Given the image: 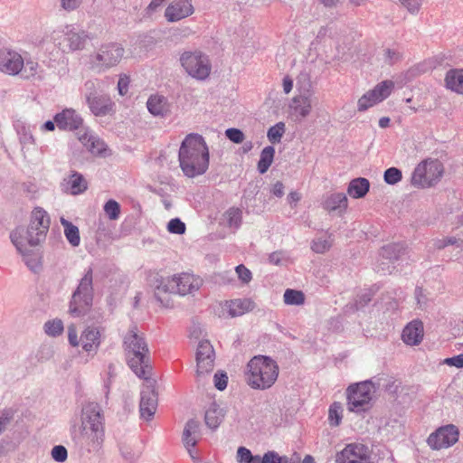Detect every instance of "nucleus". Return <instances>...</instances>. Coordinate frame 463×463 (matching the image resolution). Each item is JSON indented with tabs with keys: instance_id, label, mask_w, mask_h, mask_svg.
<instances>
[{
	"instance_id": "nucleus-1",
	"label": "nucleus",
	"mask_w": 463,
	"mask_h": 463,
	"mask_svg": "<svg viewBox=\"0 0 463 463\" xmlns=\"http://www.w3.org/2000/svg\"><path fill=\"white\" fill-rule=\"evenodd\" d=\"M178 161L185 176L203 175L209 167V148L204 138L198 134L187 135L181 143Z\"/></svg>"
},
{
	"instance_id": "nucleus-2",
	"label": "nucleus",
	"mask_w": 463,
	"mask_h": 463,
	"mask_svg": "<svg viewBox=\"0 0 463 463\" xmlns=\"http://www.w3.org/2000/svg\"><path fill=\"white\" fill-rule=\"evenodd\" d=\"M155 283L156 298L164 307H169L170 295H193L203 286V279L192 273L182 272L173 276L159 277Z\"/></svg>"
},
{
	"instance_id": "nucleus-3",
	"label": "nucleus",
	"mask_w": 463,
	"mask_h": 463,
	"mask_svg": "<svg viewBox=\"0 0 463 463\" xmlns=\"http://www.w3.org/2000/svg\"><path fill=\"white\" fill-rule=\"evenodd\" d=\"M279 368L275 360L266 355H255L247 364L246 382L256 390H267L277 381Z\"/></svg>"
},
{
	"instance_id": "nucleus-4",
	"label": "nucleus",
	"mask_w": 463,
	"mask_h": 463,
	"mask_svg": "<svg viewBox=\"0 0 463 463\" xmlns=\"http://www.w3.org/2000/svg\"><path fill=\"white\" fill-rule=\"evenodd\" d=\"M128 364L131 370L140 378L146 379L149 373L148 347L142 334L137 326L129 328L124 338Z\"/></svg>"
},
{
	"instance_id": "nucleus-5",
	"label": "nucleus",
	"mask_w": 463,
	"mask_h": 463,
	"mask_svg": "<svg viewBox=\"0 0 463 463\" xmlns=\"http://www.w3.org/2000/svg\"><path fill=\"white\" fill-rule=\"evenodd\" d=\"M125 55L122 44L115 42L101 44L90 55V67L98 72H104L120 63Z\"/></svg>"
},
{
	"instance_id": "nucleus-6",
	"label": "nucleus",
	"mask_w": 463,
	"mask_h": 463,
	"mask_svg": "<svg viewBox=\"0 0 463 463\" xmlns=\"http://www.w3.org/2000/svg\"><path fill=\"white\" fill-rule=\"evenodd\" d=\"M39 237L35 232H31V228L28 226L17 227L10 233L12 243L16 248V250L23 256L25 264L32 269L38 267V255L31 247H35L43 241H31V238L35 241Z\"/></svg>"
},
{
	"instance_id": "nucleus-7",
	"label": "nucleus",
	"mask_w": 463,
	"mask_h": 463,
	"mask_svg": "<svg viewBox=\"0 0 463 463\" xmlns=\"http://www.w3.org/2000/svg\"><path fill=\"white\" fill-rule=\"evenodd\" d=\"M93 301V275L89 269L81 278L76 290L71 296L69 312L73 317L83 316L90 307Z\"/></svg>"
},
{
	"instance_id": "nucleus-8",
	"label": "nucleus",
	"mask_w": 463,
	"mask_h": 463,
	"mask_svg": "<svg viewBox=\"0 0 463 463\" xmlns=\"http://www.w3.org/2000/svg\"><path fill=\"white\" fill-rule=\"evenodd\" d=\"M374 392L375 387L371 381L351 384L346 389L347 409L355 413L369 411Z\"/></svg>"
},
{
	"instance_id": "nucleus-9",
	"label": "nucleus",
	"mask_w": 463,
	"mask_h": 463,
	"mask_svg": "<svg viewBox=\"0 0 463 463\" xmlns=\"http://www.w3.org/2000/svg\"><path fill=\"white\" fill-rule=\"evenodd\" d=\"M443 170V165L438 159H425L413 170L411 184L417 188L434 186L440 180Z\"/></svg>"
},
{
	"instance_id": "nucleus-10",
	"label": "nucleus",
	"mask_w": 463,
	"mask_h": 463,
	"mask_svg": "<svg viewBox=\"0 0 463 463\" xmlns=\"http://www.w3.org/2000/svg\"><path fill=\"white\" fill-rule=\"evenodd\" d=\"M179 61L184 71L193 79L205 80L209 78L212 63L208 55L201 51L184 52Z\"/></svg>"
},
{
	"instance_id": "nucleus-11",
	"label": "nucleus",
	"mask_w": 463,
	"mask_h": 463,
	"mask_svg": "<svg viewBox=\"0 0 463 463\" xmlns=\"http://www.w3.org/2000/svg\"><path fill=\"white\" fill-rule=\"evenodd\" d=\"M68 341L73 347L81 345L82 349L92 356L98 352L101 343V333L98 327L87 326L78 338L75 325L68 326Z\"/></svg>"
},
{
	"instance_id": "nucleus-12",
	"label": "nucleus",
	"mask_w": 463,
	"mask_h": 463,
	"mask_svg": "<svg viewBox=\"0 0 463 463\" xmlns=\"http://www.w3.org/2000/svg\"><path fill=\"white\" fill-rule=\"evenodd\" d=\"M214 357L215 354L211 343L209 341H201L195 354L196 377L198 383L213 370Z\"/></svg>"
},
{
	"instance_id": "nucleus-13",
	"label": "nucleus",
	"mask_w": 463,
	"mask_h": 463,
	"mask_svg": "<svg viewBox=\"0 0 463 463\" xmlns=\"http://www.w3.org/2000/svg\"><path fill=\"white\" fill-rule=\"evenodd\" d=\"M459 432L454 425H446L431 433L427 443L432 449H446L458 440Z\"/></svg>"
},
{
	"instance_id": "nucleus-14",
	"label": "nucleus",
	"mask_w": 463,
	"mask_h": 463,
	"mask_svg": "<svg viewBox=\"0 0 463 463\" xmlns=\"http://www.w3.org/2000/svg\"><path fill=\"white\" fill-rule=\"evenodd\" d=\"M336 463H370L367 447L359 443H351L336 454Z\"/></svg>"
},
{
	"instance_id": "nucleus-15",
	"label": "nucleus",
	"mask_w": 463,
	"mask_h": 463,
	"mask_svg": "<svg viewBox=\"0 0 463 463\" xmlns=\"http://www.w3.org/2000/svg\"><path fill=\"white\" fill-rule=\"evenodd\" d=\"M104 429V417L99 404L89 402L81 409L80 430Z\"/></svg>"
},
{
	"instance_id": "nucleus-16",
	"label": "nucleus",
	"mask_w": 463,
	"mask_h": 463,
	"mask_svg": "<svg viewBox=\"0 0 463 463\" xmlns=\"http://www.w3.org/2000/svg\"><path fill=\"white\" fill-rule=\"evenodd\" d=\"M105 429L80 430L77 441L89 452H98L104 442Z\"/></svg>"
},
{
	"instance_id": "nucleus-17",
	"label": "nucleus",
	"mask_w": 463,
	"mask_h": 463,
	"mask_svg": "<svg viewBox=\"0 0 463 463\" xmlns=\"http://www.w3.org/2000/svg\"><path fill=\"white\" fill-rule=\"evenodd\" d=\"M314 101L315 99L311 93L295 96L289 103V115L296 120L304 119L310 114Z\"/></svg>"
},
{
	"instance_id": "nucleus-18",
	"label": "nucleus",
	"mask_w": 463,
	"mask_h": 463,
	"mask_svg": "<svg viewBox=\"0 0 463 463\" xmlns=\"http://www.w3.org/2000/svg\"><path fill=\"white\" fill-rule=\"evenodd\" d=\"M23 57L14 51L0 50V71L9 74L16 75L22 71Z\"/></svg>"
},
{
	"instance_id": "nucleus-19",
	"label": "nucleus",
	"mask_w": 463,
	"mask_h": 463,
	"mask_svg": "<svg viewBox=\"0 0 463 463\" xmlns=\"http://www.w3.org/2000/svg\"><path fill=\"white\" fill-rule=\"evenodd\" d=\"M157 408V394L151 386H146L141 392L139 411L141 418L150 420Z\"/></svg>"
},
{
	"instance_id": "nucleus-20",
	"label": "nucleus",
	"mask_w": 463,
	"mask_h": 463,
	"mask_svg": "<svg viewBox=\"0 0 463 463\" xmlns=\"http://www.w3.org/2000/svg\"><path fill=\"white\" fill-rule=\"evenodd\" d=\"M194 12L191 0L175 1L170 4L165 12L168 22H177L190 16Z\"/></svg>"
},
{
	"instance_id": "nucleus-21",
	"label": "nucleus",
	"mask_w": 463,
	"mask_h": 463,
	"mask_svg": "<svg viewBox=\"0 0 463 463\" xmlns=\"http://www.w3.org/2000/svg\"><path fill=\"white\" fill-rule=\"evenodd\" d=\"M86 103L91 113L96 117H104L114 111L115 103L108 95L89 96Z\"/></svg>"
},
{
	"instance_id": "nucleus-22",
	"label": "nucleus",
	"mask_w": 463,
	"mask_h": 463,
	"mask_svg": "<svg viewBox=\"0 0 463 463\" xmlns=\"http://www.w3.org/2000/svg\"><path fill=\"white\" fill-rule=\"evenodd\" d=\"M54 121L57 127L61 130H76L82 124V118L72 109H65L54 116Z\"/></svg>"
},
{
	"instance_id": "nucleus-23",
	"label": "nucleus",
	"mask_w": 463,
	"mask_h": 463,
	"mask_svg": "<svg viewBox=\"0 0 463 463\" xmlns=\"http://www.w3.org/2000/svg\"><path fill=\"white\" fill-rule=\"evenodd\" d=\"M49 225L50 220L46 212L43 209H35L33 212L29 227L31 228V232H35L39 237H37L35 241L31 238V241H43L49 229Z\"/></svg>"
},
{
	"instance_id": "nucleus-24",
	"label": "nucleus",
	"mask_w": 463,
	"mask_h": 463,
	"mask_svg": "<svg viewBox=\"0 0 463 463\" xmlns=\"http://www.w3.org/2000/svg\"><path fill=\"white\" fill-rule=\"evenodd\" d=\"M78 138L86 149L94 156H102L106 151L105 143L88 130H80Z\"/></svg>"
},
{
	"instance_id": "nucleus-25",
	"label": "nucleus",
	"mask_w": 463,
	"mask_h": 463,
	"mask_svg": "<svg viewBox=\"0 0 463 463\" xmlns=\"http://www.w3.org/2000/svg\"><path fill=\"white\" fill-rule=\"evenodd\" d=\"M423 324L420 320H413L403 329L402 338L408 345H418L423 338Z\"/></svg>"
},
{
	"instance_id": "nucleus-26",
	"label": "nucleus",
	"mask_w": 463,
	"mask_h": 463,
	"mask_svg": "<svg viewBox=\"0 0 463 463\" xmlns=\"http://www.w3.org/2000/svg\"><path fill=\"white\" fill-rule=\"evenodd\" d=\"M68 36L67 42L69 43L62 46L63 52L65 53L83 50L89 40V35L86 32L77 31L71 26H70Z\"/></svg>"
},
{
	"instance_id": "nucleus-27",
	"label": "nucleus",
	"mask_w": 463,
	"mask_h": 463,
	"mask_svg": "<svg viewBox=\"0 0 463 463\" xmlns=\"http://www.w3.org/2000/svg\"><path fill=\"white\" fill-rule=\"evenodd\" d=\"M200 423L195 420H189L184 429L183 443L188 453L194 458L192 449L196 445L199 437Z\"/></svg>"
},
{
	"instance_id": "nucleus-28",
	"label": "nucleus",
	"mask_w": 463,
	"mask_h": 463,
	"mask_svg": "<svg viewBox=\"0 0 463 463\" xmlns=\"http://www.w3.org/2000/svg\"><path fill=\"white\" fill-rule=\"evenodd\" d=\"M146 107L154 116L165 117L170 112V104L166 98L160 95L151 96L146 102Z\"/></svg>"
},
{
	"instance_id": "nucleus-29",
	"label": "nucleus",
	"mask_w": 463,
	"mask_h": 463,
	"mask_svg": "<svg viewBox=\"0 0 463 463\" xmlns=\"http://www.w3.org/2000/svg\"><path fill=\"white\" fill-rule=\"evenodd\" d=\"M323 208L328 212L345 211L348 205L347 197L343 193H335L327 195L323 201Z\"/></svg>"
},
{
	"instance_id": "nucleus-30",
	"label": "nucleus",
	"mask_w": 463,
	"mask_h": 463,
	"mask_svg": "<svg viewBox=\"0 0 463 463\" xmlns=\"http://www.w3.org/2000/svg\"><path fill=\"white\" fill-rule=\"evenodd\" d=\"M70 26L66 25L52 30L49 33H46V37L41 41L42 43H52L59 50L63 52V47L68 44L67 39L69 38Z\"/></svg>"
},
{
	"instance_id": "nucleus-31",
	"label": "nucleus",
	"mask_w": 463,
	"mask_h": 463,
	"mask_svg": "<svg viewBox=\"0 0 463 463\" xmlns=\"http://www.w3.org/2000/svg\"><path fill=\"white\" fill-rule=\"evenodd\" d=\"M253 302L250 299H234L225 303L224 309L231 317H235L250 311L253 308Z\"/></svg>"
},
{
	"instance_id": "nucleus-32",
	"label": "nucleus",
	"mask_w": 463,
	"mask_h": 463,
	"mask_svg": "<svg viewBox=\"0 0 463 463\" xmlns=\"http://www.w3.org/2000/svg\"><path fill=\"white\" fill-rule=\"evenodd\" d=\"M447 89L457 93H463V70L450 69L445 77Z\"/></svg>"
},
{
	"instance_id": "nucleus-33",
	"label": "nucleus",
	"mask_w": 463,
	"mask_h": 463,
	"mask_svg": "<svg viewBox=\"0 0 463 463\" xmlns=\"http://www.w3.org/2000/svg\"><path fill=\"white\" fill-rule=\"evenodd\" d=\"M370 188V183L366 178L358 177L353 179L347 188V194L354 199L363 198L366 195Z\"/></svg>"
},
{
	"instance_id": "nucleus-34",
	"label": "nucleus",
	"mask_w": 463,
	"mask_h": 463,
	"mask_svg": "<svg viewBox=\"0 0 463 463\" xmlns=\"http://www.w3.org/2000/svg\"><path fill=\"white\" fill-rule=\"evenodd\" d=\"M224 418L223 410L215 402L212 403L205 411V424L212 430L218 428Z\"/></svg>"
},
{
	"instance_id": "nucleus-35",
	"label": "nucleus",
	"mask_w": 463,
	"mask_h": 463,
	"mask_svg": "<svg viewBox=\"0 0 463 463\" xmlns=\"http://www.w3.org/2000/svg\"><path fill=\"white\" fill-rule=\"evenodd\" d=\"M22 77L27 80L33 79L43 80L44 79L43 71L41 69L37 61L28 60L24 61L23 60V68L20 72Z\"/></svg>"
},
{
	"instance_id": "nucleus-36",
	"label": "nucleus",
	"mask_w": 463,
	"mask_h": 463,
	"mask_svg": "<svg viewBox=\"0 0 463 463\" xmlns=\"http://www.w3.org/2000/svg\"><path fill=\"white\" fill-rule=\"evenodd\" d=\"M222 222L227 227L238 230L242 222V211L238 207H231L224 212Z\"/></svg>"
},
{
	"instance_id": "nucleus-37",
	"label": "nucleus",
	"mask_w": 463,
	"mask_h": 463,
	"mask_svg": "<svg viewBox=\"0 0 463 463\" xmlns=\"http://www.w3.org/2000/svg\"><path fill=\"white\" fill-rule=\"evenodd\" d=\"M394 89V82L390 80H383L378 83L373 90H370L371 96L374 98L377 103L387 99Z\"/></svg>"
},
{
	"instance_id": "nucleus-38",
	"label": "nucleus",
	"mask_w": 463,
	"mask_h": 463,
	"mask_svg": "<svg viewBox=\"0 0 463 463\" xmlns=\"http://www.w3.org/2000/svg\"><path fill=\"white\" fill-rule=\"evenodd\" d=\"M60 222L64 229V235L69 243L72 247H78L80 243L79 228L63 217L61 218Z\"/></svg>"
},
{
	"instance_id": "nucleus-39",
	"label": "nucleus",
	"mask_w": 463,
	"mask_h": 463,
	"mask_svg": "<svg viewBox=\"0 0 463 463\" xmlns=\"http://www.w3.org/2000/svg\"><path fill=\"white\" fill-rule=\"evenodd\" d=\"M68 184L71 194H80L85 192L88 188V183L83 175L76 171L72 172L68 178Z\"/></svg>"
},
{
	"instance_id": "nucleus-40",
	"label": "nucleus",
	"mask_w": 463,
	"mask_h": 463,
	"mask_svg": "<svg viewBox=\"0 0 463 463\" xmlns=\"http://www.w3.org/2000/svg\"><path fill=\"white\" fill-rule=\"evenodd\" d=\"M406 251V248L402 243H392L383 247L381 254L384 259L390 260H399Z\"/></svg>"
},
{
	"instance_id": "nucleus-41",
	"label": "nucleus",
	"mask_w": 463,
	"mask_h": 463,
	"mask_svg": "<svg viewBox=\"0 0 463 463\" xmlns=\"http://www.w3.org/2000/svg\"><path fill=\"white\" fill-rule=\"evenodd\" d=\"M275 155V148L271 146L264 147L260 153L258 163V170L260 174H265L271 165Z\"/></svg>"
},
{
	"instance_id": "nucleus-42",
	"label": "nucleus",
	"mask_w": 463,
	"mask_h": 463,
	"mask_svg": "<svg viewBox=\"0 0 463 463\" xmlns=\"http://www.w3.org/2000/svg\"><path fill=\"white\" fill-rule=\"evenodd\" d=\"M343 418V407L338 402H333L328 411V420L331 426H338Z\"/></svg>"
},
{
	"instance_id": "nucleus-43",
	"label": "nucleus",
	"mask_w": 463,
	"mask_h": 463,
	"mask_svg": "<svg viewBox=\"0 0 463 463\" xmlns=\"http://www.w3.org/2000/svg\"><path fill=\"white\" fill-rule=\"evenodd\" d=\"M284 302L287 305L299 306L304 304L305 296L301 291L295 289H287L283 296Z\"/></svg>"
},
{
	"instance_id": "nucleus-44",
	"label": "nucleus",
	"mask_w": 463,
	"mask_h": 463,
	"mask_svg": "<svg viewBox=\"0 0 463 463\" xmlns=\"http://www.w3.org/2000/svg\"><path fill=\"white\" fill-rule=\"evenodd\" d=\"M103 211L107 217L111 221H116L119 218L121 209L119 203L114 199H109L103 206Z\"/></svg>"
},
{
	"instance_id": "nucleus-45",
	"label": "nucleus",
	"mask_w": 463,
	"mask_h": 463,
	"mask_svg": "<svg viewBox=\"0 0 463 463\" xmlns=\"http://www.w3.org/2000/svg\"><path fill=\"white\" fill-rule=\"evenodd\" d=\"M285 124L283 122H279L276 125L270 127L267 133L269 141L272 144L279 143L285 133Z\"/></svg>"
},
{
	"instance_id": "nucleus-46",
	"label": "nucleus",
	"mask_w": 463,
	"mask_h": 463,
	"mask_svg": "<svg viewBox=\"0 0 463 463\" xmlns=\"http://www.w3.org/2000/svg\"><path fill=\"white\" fill-rule=\"evenodd\" d=\"M63 328V323L61 319L49 320L44 324V332L53 337L60 335Z\"/></svg>"
},
{
	"instance_id": "nucleus-47",
	"label": "nucleus",
	"mask_w": 463,
	"mask_h": 463,
	"mask_svg": "<svg viewBox=\"0 0 463 463\" xmlns=\"http://www.w3.org/2000/svg\"><path fill=\"white\" fill-rule=\"evenodd\" d=\"M402 171L396 167H390L385 170L383 179L388 184H395L402 180Z\"/></svg>"
},
{
	"instance_id": "nucleus-48",
	"label": "nucleus",
	"mask_w": 463,
	"mask_h": 463,
	"mask_svg": "<svg viewBox=\"0 0 463 463\" xmlns=\"http://www.w3.org/2000/svg\"><path fill=\"white\" fill-rule=\"evenodd\" d=\"M332 246V240L330 236L327 239L318 238L312 242L311 249L316 253H324L327 251Z\"/></svg>"
},
{
	"instance_id": "nucleus-49",
	"label": "nucleus",
	"mask_w": 463,
	"mask_h": 463,
	"mask_svg": "<svg viewBox=\"0 0 463 463\" xmlns=\"http://www.w3.org/2000/svg\"><path fill=\"white\" fill-rule=\"evenodd\" d=\"M399 2L410 14H417L420 10L423 0H399Z\"/></svg>"
},
{
	"instance_id": "nucleus-50",
	"label": "nucleus",
	"mask_w": 463,
	"mask_h": 463,
	"mask_svg": "<svg viewBox=\"0 0 463 463\" xmlns=\"http://www.w3.org/2000/svg\"><path fill=\"white\" fill-rule=\"evenodd\" d=\"M374 98L371 96L370 90L364 93L359 99H358V110L359 111H364L368 109L369 108L374 106L377 104V101L373 100Z\"/></svg>"
},
{
	"instance_id": "nucleus-51",
	"label": "nucleus",
	"mask_w": 463,
	"mask_h": 463,
	"mask_svg": "<svg viewBox=\"0 0 463 463\" xmlns=\"http://www.w3.org/2000/svg\"><path fill=\"white\" fill-rule=\"evenodd\" d=\"M263 463H288V458L281 457L276 451L269 450L263 455Z\"/></svg>"
},
{
	"instance_id": "nucleus-52",
	"label": "nucleus",
	"mask_w": 463,
	"mask_h": 463,
	"mask_svg": "<svg viewBox=\"0 0 463 463\" xmlns=\"http://www.w3.org/2000/svg\"><path fill=\"white\" fill-rule=\"evenodd\" d=\"M167 230L171 233L183 234L185 232V224L180 219L175 218L168 222Z\"/></svg>"
},
{
	"instance_id": "nucleus-53",
	"label": "nucleus",
	"mask_w": 463,
	"mask_h": 463,
	"mask_svg": "<svg viewBox=\"0 0 463 463\" xmlns=\"http://www.w3.org/2000/svg\"><path fill=\"white\" fill-rule=\"evenodd\" d=\"M98 86L99 82L94 80H89L84 83V98L85 100L88 99V97H94L98 93Z\"/></svg>"
},
{
	"instance_id": "nucleus-54",
	"label": "nucleus",
	"mask_w": 463,
	"mask_h": 463,
	"mask_svg": "<svg viewBox=\"0 0 463 463\" xmlns=\"http://www.w3.org/2000/svg\"><path fill=\"white\" fill-rule=\"evenodd\" d=\"M252 457L251 451L245 447H240L237 449L236 459L238 463H250Z\"/></svg>"
},
{
	"instance_id": "nucleus-55",
	"label": "nucleus",
	"mask_w": 463,
	"mask_h": 463,
	"mask_svg": "<svg viewBox=\"0 0 463 463\" xmlns=\"http://www.w3.org/2000/svg\"><path fill=\"white\" fill-rule=\"evenodd\" d=\"M68 456L67 449L61 445L54 446L52 449V457L57 462H63Z\"/></svg>"
},
{
	"instance_id": "nucleus-56",
	"label": "nucleus",
	"mask_w": 463,
	"mask_h": 463,
	"mask_svg": "<svg viewBox=\"0 0 463 463\" xmlns=\"http://www.w3.org/2000/svg\"><path fill=\"white\" fill-rule=\"evenodd\" d=\"M226 137L233 143L240 144L244 140V134L238 128H228L225 131Z\"/></svg>"
},
{
	"instance_id": "nucleus-57",
	"label": "nucleus",
	"mask_w": 463,
	"mask_h": 463,
	"mask_svg": "<svg viewBox=\"0 0 463 463\" xmlns=\"http://www.w3.org/2000/svg\"><path fill=\"white\" fill-rule=\"evenodd\" d=\"M235 271H236L239 279L241 280V282L247 284L251 280V278H252L251 272L244 265H242V264L238 265L235 269Z\"/></svg>"
},
{
	"instance_id": "nucleus-58",
	"label": "nucleus",
	"mask_w": 463,
	"mask_h": 463,
	"mask_svg": "<svg viewBox=\"0 0 463 463\" xmlns=\"http://www.w3.org/2000/svg\"><path fill=\"white\" fill-rule=\"evenodd\" d=\"M214 386L222 391L227 387L228 376L223 373H216L213 376Z\"/></svg>"
},
{
	"instance_id": "nucleus-59",
	"label": "nucleus",
	"mask_w": 463,
	"mask_h": 463,
	"mask_svg": "<svg viewBox=\"0 0 463 463\" xmlns=\"http://www.w3.org/2000/svg\"><path fill=\"white\" fill-rule=\"evenodd\" d=\"M443 364L449 366L463 368V354H459L450 358H446L443 360Z\"/></svg>"
},
{
	"instance_id": "nucleus-60",
	"label": "nucleus",
	"mask_w": 463,
	"mask_h": 463,
	"mask_svg": "<svg viewBox=\"0 0 463 463\" xmlns=\"http://www.w3.org/2000/svg\"><path fill=\"white\" fill-rule=\"evenodd\" d=\"M383 59L386 63L392 64L400 59V54L393 50L386 49L383 51Z\"/></svg>"
},
{
	"instance_id": "nucleus-61",
	"label": "nucleus",
	"mask_w": 463,
	"mask_h": 463,
	"mask_svg": "<svg viewBox=\"0 0 463 463\" xmlns=\"http://www.w3.org/2000/svg\"><path fill=\"white\" fill-rule=\"evenodd\" d=\"M82 0H61V7L67 11H71L80 6Z\"/></svg>"
},
{
	"instance_id": "nucleus-62",
	"label": "nucleus",
	"mask_w": 463,
	"mask_h": 463,
	"mask_svg": "<svg viewBox=\"0 0 463 463\" xmlns=\"http://www.w3.org/2000/svg\"><path fill=\"white\" fill-rule=\"evenodd\" d=\"M12 419L11 414L8 411H3L0 415V434L4 431L5 426L10 422Z\"/></svg>"
},
{
	"instance_id": "nucleus-63",
	"label": "nucleus",
	"mask_w": 463,
	"mask_h": 463,
	"mask_svg": "<svg viewBox=\"0 0 463 463\" xmlns=\"http://www.w3.org/2000/svg\"><path fill=\"white\" fill-rule=\"evenodd\" d=\"M128 80L126 77H120L118 82V90L120 95H125L128 92Z\"/></svg>"
},
{
	"instance_id": "nucleus-64",
	"label": "nucleus",
	"mask_w": 463,
	"mask_h": 463,
	"mask_svg": "<svg viewBox=\"0 0 463 463\" xmlns=\"http://www.w3.org/2000/svg\"><path fill=\"white\" fill-rule=\"evenodd\" d=\"M282 86H283L284 92L286 94H288L292 90V88H293L292 79L289 76H285L283 78Z\"/></svg>"
}]
</instances>
